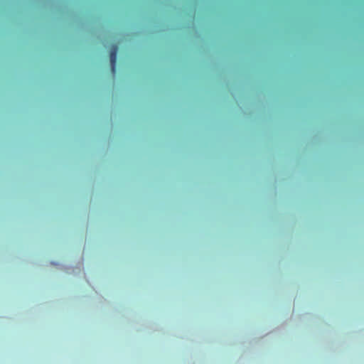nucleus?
<instances>
[{
  "label": "nucleus",
  "mask_w": 364,
  "mask_h": 364,
  "mask_svg": "<svg viewBox=\"0 0 364 364\" xmlns=\"http://www.w3.org/2000/svg\"><path fill=\"white\" fill-rule=\"evenodd\" d=\"M117 50H118V47L116 44H114L112 46V48L109 52L110 67H111V71L113 74H114L116 73Z\"/></svg>",
  "instance_id": "nucleus-1"
}]
</instances>
